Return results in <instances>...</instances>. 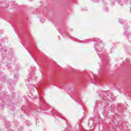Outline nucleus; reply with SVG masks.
Wrapping results in <instances>:
<instances>
[{
    "label": "nucleus",
    "mask_w": 131,
    "mask_h": 131,
    "mask_svg": "<svg viewBox=\"0 0 131 131\" xmlns=\"http://www.w3.org/2000/svg\"><path fill=\"white\" fill-rule=\"evenodd\" d=\"M10 126H11V124H10V123L6 122L5 124V127H6V128H9Z\"/></svg>",
    "instance_id": "2"
},
{
    "label": "nucleus",
    "mask_w": 131,
    "mask_h": 131,
    "mask_svg": "<svg viewBox=\"0 0 131 131\" xmlns=\"http://www.w3.org/2000/svg\"><path fill=\"white\" fill-rule=\"evenodd\" d=\"M124 29H126V28L125 27H124Z\"/></svg>",
    "instance_id": "17"
},
{
    "label": "nucleus",
    "mask_w": 131,
    "mask_h": 131,
    "mask_svg": "<svg viewBox=\"0 0 131 131\" xmlns=\"http://www.w3.org/2000/svg\"><path fill=\"white\" fill-rule=\"evenodd\" d=\"M93 83H94V82H93Z\"/></svg>",
    "instance_id": "21"
},
{
    "label": "nucleus",
    "mask_w": 131,
    "mask_h": 131,
    "mask_svg": "<svg viewBox=\"0 0 131 131\" xmlns=\"http://www.w3.org/2000/svg\"><path fill=\"white\" fill-rule=\"evenodd\" d=\"M94 49H95V50H97V47L94 46Z\"/></svg>",
    "instance_id": "11"
},
{
    "label": "nucleus",
    "mask_w": 131,
    "mask_h": 131,
    "mask_svg": "<svg viewBox=\"0 0 131 131\" xmlns=\"http://www.w3.org/2000/svg\"><path fill=\"white\" fill-rule=\"evenodd\" d=\"M26 123H29V125H28L29 126H30V125L31 124H30V122H29V121L27 122Z\"/></svg>",
    "instance_id": "7"
},
{
    "label": "nucleus",
    "mask_w": 131,
    "mask_h": 131,
    "mask_svg": "<svg viewBox=\"0 0 131 131\" xmlns=\"http://www.w3.org/2000/svg\"><path fill=\"white\" fill-rule=\"evenodd\" d=\"M30 78H29V77H28V78L27 79V80H28L29 82L30 81Z\"/></svg>",
    "instance_id": "9"
},
{
    "label": "nucleus",
    "mask_w": 131,
    "mask_h": 131,
    "mask_svg": "<svg viewBox=\"0 0 131 131\" xmlns=\"http://www.w3.org/2000/svg\"><path fill=\"white\" fill-rule=\"evenodd\" d=\"M97 50H98L99 53H101V52H102V51H103V49H101V48H99L97 49Z\"/></svg>",
    "instance_id": "3"
},
{
    "label": "nucleus",
    "mask_w": 131,
    "mask_h": 131,
    "mask_svg": "<svg viewBox=\"0 0 131 131\" xmlns=\"http://www.w3.org/2000/svg\"><path fill=\"white\" fill-rule=\"evenodd\" d=\"M23 46H24V45H23V43H22Z\"/></svg>",
    "instance_id": "18"
},
{
    "label": "nucleus",
    "mask_w": 131,
    "mask_h": 131,
    "mask_svg": "<svg viewBox=\"0 0 131 131\" xmlns=\"http://www.w3.org/2000/svg\"><path fill=\"white\" fill-rule=\"evenodd\" d=\"M107 96V94H105Z\"/></svg>",
    "instance_id": "20"
},
{
    "label": "nucleus",
    "mask_w": 131,
    "mask_h": 131,
    "mask_svg": "<svg viewBox=\"0 0 131 131\" xmlns=\"http://www.w3.org/2000/svg\"><path fill=\"white\" fill-rule=\"evenodd\" d=\"M35 89H36V90H37V89L36 88V87H35Z\"/></svg>",
    "instance_id": "15"
},
{
    "label": "nucleus",
    "mask_w": 131,
    "mask_h": 131,
    "mask_svg": "<svg viewBox=\"0 0 131 131\" xmlns=\"http://www.w3.org/2000/svg\"><path fill=\"white\" fill-rule=\"evenodd\" d=\"M98 56H99V57H100L101 56H100V54H98Z\"/></svg>",
    "instance_id": "16"
},
{
    "label": "nucleus",
    "mask_w": 131,
    "mask_h": 131,
    "mask_svg": "<svg viewBox=\"0 0 131 131\" xmlns=\"http://www.w3.org/2000/svg\"><path fill=\"white\" fill-rule=\"evenodd\" d=\"M94 41L97 42V43H101L102 42V40H101L98 38H94Z\"/></svg>",
    "instance_id": "1"
},
{
    "label": "nucleus",
    "mask_w": 131,
    "mask_h": 131,
    "mask_svg": "<svg viewBox=\"0 0 131 131\" xmlns=\"http://www.w3.org/2000/svg\"><path fill=\"white\" fill-rule=\"evenodd\" d=\"M26 50L28 52V53H30V52H29V51L28 50H27V49H26Z\"/></svg>",
    "instance_id": "13"
},
{
    "label": "nucleus",
    "mask_w": 131,
    "mask_h": 131,
    "mask_svg": "<svg viewBox=\"0 0 131 131\" xmlns=\"http://www.w3.org/2000/svg\"><path fill=\"white\" fill-rule=\"evenodd\" d=\"M124 34V35H128V32L127 31H125Z\"/></svg>",
    "instance_id": "4"
},
{
    "label": "nucleus",
    "mask_w": 131,
    "mask_h": 131,
    "mask_svg": "<svg viewBox=\"0 0 131 131\" xmlns=\"http://www.w3.org/2000/svg\"><path fill=\"white\" fill-rule=\"evenodd\" d=\"M30 55L31 57H32V58H33V59L34 60L35 62H36V60H35L34 59V58H33V56H32V55H31V54H30Z\"/></svg>",
    "instance_id": "6"
},
{
    "label": "nucleus",
    "mask_w": 131,
    "mask_h": 131,
    "mask_svg": "<svg viewBox=\"0 0 131 131\" xmlns=\"http://www.w3.org/2000/svg\"><path fill=\"white\" fill-rule=\"evenodd\" d=\"M77 102L78 103H80V101H79V100H78Z\"/></svg>",
    "instance_id": "12"
},
{
    "label": "nucleus",
    "mask_w": 131,
    "mask_h": 131,
    "mask_svg": "<svg viewBox=\"0 0 131 131\" xmlns=\"http://www.w3.org/2000/svg\"><path fill=\"white\" fill-rule=\"evenodd\" d=\"M119 21H120V23L121 24H122V23H121V19H120V20H119Z\"/></svg>",
    "instance_id": "10"
},
{
    "label": "nucleus",
    "mask_w": 131,
    "mask_h": 131,
    "mask_svg": "<svg viewBox=\"0 0 131 131\" xmlns=\"http://www.w3.org/2000/svg\"><path fill=\"white\" fill-rule=\"evenodd\" d=\"M7 67H8V69H10V68H11V66H10V64H8Z\"/></svg>",
    "instance_id": "8"
},
{
    "label": "nucleus",
    "mask_w": 131,
    "mask_h": 131,
    "mask_svg": "<svg viewBox=\"0 0 131 131\" xmlns=\"http://www.w3.org/2000/svg\"><path fill=\"white\" fill-rule=\"evenodd\" d=\"M5 52H7V50H5Z\"/></svg>",
    "instance_id": "19"
},
{
    "label": "nucleus",
    "mask_w": 131,
    "mask_h": 131,
    "mask_svg": "<svg viewBox=\"0 0 131 131\" xmlns=\"http://www.w3.org/2000/svg\"><path fill=\"white\" fill-rule=\"evenodd\" d=\"M39 99L40 101H42L41 100V96H40V95H39Z\"/></svg>",
    "instance_id": "5"
},
{
    "label": "nucleus",
    "mask_w": 131,
    "mask_h": 131,
    "mask_svg": "<svg viewBox=\"0 0 131 131\" xmlns=\"http://www.w3.org/2000/svg\"><path fill=\"white\" fill-rule=\"evenodd\" d=\"M99 1H101V0H96V2H99Z\"/></svg>",
    "instance_id": "14"
}]
</instances>
